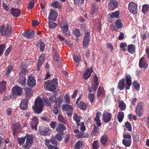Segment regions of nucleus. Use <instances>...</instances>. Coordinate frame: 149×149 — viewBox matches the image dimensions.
<instances>
[{"label":"nucleus","mask_w":149,"mask_h":149,"mask_svg":"<svg viewBox=\"0 0 149 149\" xmlns=\"http://www.w3.org/2000/svg\"><path fill=\"white\" fill-rule=\"evenodd\" d=\"M66 130V127L64 125L60 123L58 124L56 129V132L61 133H63V131Z\"/></svg>","instance_id":"aec40b11"},{"label":"nucleus","mask_w":149,"mask_h":149,"mask_svg":"<svg viewBox=\"0 0 149 149\" xmlns=\"http://www.w3.org/2000/svg\"><path fill=\"white\" fill-rule=\"evenodd\" d=\"M36 84L35 79L31 76H29L27 79L26 84L30 87H33Z\"/></svg>","instance_id":"a211bd4d"},{"label":"nucleus","mask_w":149,"mask_h":149,"mask_svg":"<svg viewBox=\"0 0 149 149\" xmlns=\"http://www.w3.org/2000/svg\"><path fill=\"white\" fill-rule=\"evenodd\" d=\"M63 135V133H61L60 132H59L56 134L55 138L59 141H61L62 139V136Z\"/></svg>","instance_id":"bf43d9fd"},{"label":"nucleus","mask_w":149,"mask_h":149,"mask_svg":"<svg viewBox=\"0 0 149 149\" xmlns=\"http://www.w3.org/2000/svg\"><path fill=\"white\" fill-rule=\"evenodd\" d=\"M22 35L28 39L33 38L35 36V32L32 29L28 31H25Z\"/></svg>","instance_id":"9b49d317"},{"label":"nucleus","mask_w":149,"mask_h":149,"mask_svg":"<svg viewBox=\"0 0 149 149\" xmlns=\"http://www.w3.org/2000/svg\"><path fill=\"white\" fill-rule=\"evenodd\" d=\"M26 65L24 63H21L20 66V68L22 70V72L21 73H19L20 75L21 74H22L24 73H28L26 69Z\"/></svg>","instance_id":"e433bc0d"},{"label":"nucleus","mask_w":149,"mask_h":149,"mask_svg":"<svg viewBox=\"0 0 149 149\" xmlns=\"http://www.w3.org/2000/svg\"><path fill=\"white\" fill-rule=\"evenodd\" d=\"M26 73H24L22 74H21L19 75L20 76V78L19 79V82L23 86H25V83L26 81V78L25 76V75Z\"/></svg>","instance_id":"b1692460"},{"label":"nucleus","mask_w":149,"mask_h":149,"mask_svg":"<svg viewBox=\"0 0 149 149\" xmlns=\"http://www.w3.org/2000/svg\"><path fill=\"white\" fill-rule=\"evenodd\" d=\"M26 141L23 147L25 149H29L32 146L33 142L34 137L32 134H26L25 136Z\"/></svg>","instance_id":"7ed1b4c3"},{"label":"nucleus","mask_w":149,"mask_h":149,"mask_svg":"<svg viewBox=\"0 0 149 149\" xmlns=\"http://www.w3.org/2000/svg\"><path fill=\"white\" fill-rule=\"evenodd\" d=\"M31 0V1L29 2L28 3L27 7V8L29 10L32 9L35 5V3L34 2L35 0Z\"/></svg>","instance_id":"49530a36"},{"label":"nucleus","mask_w":149,"mask_h":149,"mask_svg":"<svg viewBox=\"0 0 149 149\" xmlns=\"http://www.w3.org/2000/svg\"><path fill=\"white\" fill-rule=\"evenodd\" d=\"M20 125L18 123H16L13 124L12 130L14 136L16 135V133L20 131Z\"/></svg>","instance_id":"4468645a"},{"label":"nucleus","mask_w":149,"mask_h":149,"mask_svg":"<svg viewBox=\"0 0 149 149\" xmlns=\"http://www.w3.org/2000/svg\"><path fill=\"white\" fill-rule=\"evenodd\" d=\"M5 48V46L3 44H2L0 45V57H1L3 54Z\"/></svg>","instance_id":"338daca9"},{"label":"nucleus","mask_w":149,"mask_h":149,"mask_svg":"<svg viewBox=\"0 0 149 149\" xmlns=\"http://www.w3.org/2000/svg\"><path fill=\"white\" fill-rule=\"evenodd\" d=\"M94 94L93 93H89L88 95V97L89 98L90 102L92 103L94 102Z\"/></svg>","instance_id":"680f3d73"},{"label":"nucleus","mask_w":149,"mask_h":149,"mask_svg":"<svg viewBox=\"0 0 149 149\" xmlns=\"http://www.w3.org/2000/svg\"><path fill=\"white\" fill-rule=\"evenodd\" d=\"M139 65L140 68H143L145 70L148 67V63L143 57H142L140 59Z\"/></svg>","instance_id":"ddd939ff"},{"label":"nucleus","mask_w":149,"mask_h":149,"mask_svg":"<svg viewBox=\"0 0 149 149\" xmlns=\"http://www.w3.org/2000/svg\"><path fill=\"white\" fill-rule=\"evenodd\" d=\"M99 133V128L95 125L94 126V129L91 133V135L92 136H97Z\"/></svg>","instance_id":"bb28decb"},{"label":"nucleus","mask_w":149,"mask_h":149,"mask_svg":"<svg viewBox=\"0 0 149 149\" xmlns=\"http://www.w3.org/2000/svg\"><path fill=\"white\" fill-rule=\"evenodd\" d=\"M56 105L59 106V107H60L61 104V103L63 101V98H62L61 97V96L59 97V99H57Z\"/></svg>","instance_id":"6e6d98bb"},{"label":"nucleus","mask_w":149,"mask_h":149,"mask_svg":"<svg viewBox=\"0 0 149 149\" xmlns=\"http://www.w3.org/2000/svg\"><path fill=\"white\" fill-rule=\"evenodd\" d=\"M100 145L97 140L93 141L92 143V147L93 149H97L100 147Z\"/></svg>","instance_id":"a19ab883"},{"label":"nucleus","mask_w":149,"mask_h":149,"mask_svg":"<svg viewBox=\"0 0 149 149\" xmlns=\"http://www.w3.org/2000/svg\"><path fill=\"white\" fill-rule=\"evenodd\" d=\"M61 97H62V98L63 99L64 98V100L66 103H70V99L67 94H65V96L64 95H61Z\"/></svg>","instance_id":"5fc2aeb1"},{"label":"nucleus","mask_w":149,"mask_h":149,"mask_svg":"<svg viewBox=\"0 0 149 149\" xmlns=\"http://www.w3.org/2000/svg\"><path fill=\"white\" fill-rule=\"evenodd\" d=\"M49 99L52 103L54 102L55 104L56 101H57V99L56 98V95H51L49 98Z\"/></svg>","instance_id":"052dcab7"},{"label":"nucleus","mask_w":149,"mask_h":149,"mask_svg":"<svg viewBox=\"0 0 149 149\" xmlns=\"http://www.w3.org/2000/svg\"><path fill=\"white\" fill-rule=\"evenodd\" d=\"M105 93V91L104 88L103 87H101L99 86L97 90V97L100 96H102Z\"/></svg>","instance_id":"c756f323"},{"label":"nucleus","mask_w":149,"mask_h":149,"mask_svg":"<svg viewBox=\"0 0 149 149\" xmlns=\"http://www.w3.org/2000/svg\"><path fill=\"white\" fill-rule=\"evenodd\" d=\"M39 44H40V51L43 52L44 50L45 45L43 42L41 40H40L39 41Z\"/></svg>","instance_id":"09e8293b"},{"label":"nucleus","mask_w":149,"mask_h":149,"mask_svg":"<svg viewBox=\"0 0 149 149\" xmlns=\"http://www.w3.org/2000/svg\"><path fill=\"white\" fill-rule=\"evenodd\" d=\"M6 82L4 81L0 83V93L5 91L6 89Z\"/></svg>","instance_id":"c85d7f7f"},{"label":"nucleus","mask_w":149,"mask_h":149,"mask_svg":"<svg viewBox=\"0 0 149 149\" xmlns=\"http://www.w3.org/2000/svg\"><path fill=\"white\" fill-rule=\"evenodd\" d=\"M136 48L134 45L130 44L127 46V51L128 52L131 54H133L135 51Z\"/></svg>","instance_id":"a878e982"},{"label":"nucleus","mask_w":149,"mask_h":149,"mask_svg":"<svg viewBox=\"0 0 149 149\" xmlns=\"http://www.w3.org/2000/svg\"><path fill=\"white\" fill-rule=\"evenodd\" d=\"M98 8L97 5L96 3H93L92 5L91 10L90 11V14L92 15H94L95 12L97 10Z\"/></svg>","instance_id":"7c9ffc66"},{"label":"nucleus","mask_w":149,"mask_h":149,"mask_svg":"<svg viewBox=\"0 0 149 149\" xmlns=\"http://www.w3.org/2000/svg\"><path fill=\"white\" fill-rule=\"evenodd\" d=\"M118 3L117 1L115 0L110 2L109 4V8L111 10H113L118 6Z\"/></svg>","instance_id":"412c9836"},{"label":"nucleus","mask_w":149,"mask_h":149,"mask_svg":"<svg viewBox=\"0 0 149 149\" xmlns=\"http://www.w3.org/2000/svg\"><path fill=\"white\" fill-rule=\"evenodd\" d=\"M127 44L125 42H122L120 44V47L122 51L125 52L127 50L126 47H127Z\"/></svg>","instance_id":"37998d69"},{"label":"nucleus","mask_w":149,"mask_h":149,"mask_svg":"<svg viewBox=\"0 0 149 149\" xmlns=\"http://www.w3.org/2000/svg\"><path fill=\"white\" fill-rule=\"evenodd\" d=\"M44 102L47 106L51 107V102L47 98L44 97L42 99L37 98L35 101L34 105L32 107L33 110L35 113L39 114L41 112L43 108Z\"/></svg>","instance_id":"f257e3e1"},{"label":"nucleus","mask_w":149,"mask_h":149,"mask_svg":"<svg viewBox=\"0 0 149 149\" xmlns=\"http://www.w3.org/2000/svg\"><path fill=\"white\" fill-rule=\"evenodd\" d=\"M90 40V32H87L84 33V36L83 40V46L86 47L89 45Z\"/></svg>","instance_id":"9d476101"},{"label":"nucleus","mask_w":149,"mask_h":149,"mask_svg":"<svg viewBox=\"0 0 149 149\" xmlns=\"http://www.w3.org/2000/svg\"><path fill=\"white\" fill-rule=\"evenodd\" d=\"M125 78V89L126 90H127L130 89V86L132 85V78L129 74L126 75Z\"/></svg>","instance_id":"1a4fd4ad"},{"label":"nucleus","mask_w":149,"mask_h":149,"mask_svg":"<svg viewBox=\"0 0 149 149\" xmlns=\"http://www.w3.org/2000/svg\"><path fill=\"white\" fill-rule=\"evenodd\" d=\"M58 16V13L54 10H52L49 15L48 19L55 21Z\"/></svg>","instance_id":"2eb2a0df"},{"label":"nucleus","mask_w":149,"mask_h":149,"mask_svg":"<svg viewBox=\"0 0 149 149\" xmlns=\"http://www.w3.org/2000/svg\"><path fill=\"white\" fill-rule=\"evenodd\" d=\"M58 84L57 79L55 78L45 82L44 86L48 91H52L56 89Z\"/></svg>","instance_id":"f03ea898"},{"label":"nucleus","mask_w":149,"mask_h":149,"mask_svg":"<svg viewBox=\"0 0 149 149\" xmlns=\"http://www.w3.org/2000/svg\"><path fill=\"white\" fill-rule=\"evenodd\" d=\"M77 126H81L80 130L81 131L84 132L85 130L86 127L84 125V122L80 123V124H79V125H78Z\"/></svg>","instance_id":"69168bd1"},{"label":"nucleus","mask_w":149,"mask_h":149,"mask_svg":"<svg viewBox=\"0 0 149 149\" xmlns=\"http://www.w3.org/2000/svg\"><path fill=\"white\" fill-rule=\"evenodd\" d=\"M38 123V120L37 117L35 116H34L32 118V120L31 123V126L32 129L36 130H37V126Z\"/></svg>","instance_id":"f3484780"},{"label":"nucleus","mask_w":149,"mask_h":149,"mask_svg":"<svg viewBox=\"0 0 149 149\" xmlns=\"http://www.w3.org/2000/svg\"><path fill=\"white\" fill-rule=\"evenodd\" d=\"M132 86L137 91H138L139 90L140 88V85L137 80H135L133 81Z\"/></svg>","instance_id":"c9c22d12"},{"label":"nucleus","mask_w":149,"mask_h":149,"mask_svg":"<svg viewBox=\"0 0 149 149\" xmlns=\"http://www.w3.org/2000/svg\"><path fill=\"white\" fill-rule=\"evenodd\" d=\"M119 14L120 13L119 11H116V12H113L111 15V17L112 18L114 17L119 18Z\"/></svg>","instance_id":"864d4df0"},{"label":"nucleus","mask_w":149,"mask_h":149,"mask_svg":"<svg viewBox=\"0 0 149 149\" xmlns=\"http://www.w3.org/2000/svg\"><path fill=\"white\" fill-rule=\"evenodd\" d=\"M25 136L22 138L18 137L17 138L18 143L20 145H22L23 144L25 141Z\"/></svg>","instance_id":"603ef678"},{"label":"nucleus","mask_w":149,"mask_h":149,"mask_svg":"<svg viewBox=\"0 0 149 149\" xmlns=\"http://www.w3.org/2000/svg\"><path fill=\"white\" fill-rule=\"evenodd\" d=\"M58 118L60 122L64 123H66V120L61 115L59 114L58 117Z\"/></svg>","instance_id":"4d7b16f0"},{"label":"nucleus","mask_w":149,"mask_h":149,"mask_svg":"<svg viewBox=\"0 0 149 149\" xmlns=\"http://www.w3.org/2000/svg\"><path fill=\"white\" fill-rule=\"evenodd\" d=\"M93 79V82L92 83L91 86L90 87L89 85L88 86V90L90 93L92 92L93 91H95L99 84L98 78L96 75L94 76Z\"/></svg>","instance_id":"20e7f679"},{"label":"nucleus","mask_w":149,"mask_h":149,"mask_svg":"<svg viewBox=\"0 0 149 149\" xmlns=\"http://www.w3.org/2000/svg\"><path fill=\"white\" fill-rule=\"evenodd\" d=\"M118 120L119 123H121L124 117V113L122 111L119 112L117 116Z\"/></svg>","instance_id":"4c0bfd02"},{"label":"nucleus","mask_w":149,"mask_h":149,"mask_svg":"<svg viewBox=\"0 0 149 149\" xmlns=\"http://www.w3.org/2000/svg\"><path fill=\"white\" fill-rule=\"evenodd\" d=\"M118 107L121 111H124L126 109V105L123 101H121L118 103Z\"/></svg>","instance_id":"72a5a7b5"},{"label":"nucleus","mask_w":149,"mask_h":149,"mask_svg":"<svg viewBox=\"0 0 149 149\" xmlns=\"http://www.w3.org/2000/svg\"><path fill=\"white\" fill-rule=\"evenodd\" d=\"M125 88V79L122 78L120 80L118 83V88L120 91L123 90Z\"/></svg>","instance_id":"4be33fe9"},{"label":"nucleus","mask_w":149,"mask_h":149,"mask_svg":"<svg viewBox=\"0 0 149 149\" xmlns=\"http://www.w3.org/2000/svg\"><path fill=\"white\" fill-rule=\"evenodd\" d=\"M108 137L106 134H104L102 136L100 139V142L104 146L106 145Z\"/></svg>","instance_id":"2f4dec72"},{"label":"nucleus","mask_w":149,"mask_h":149,"mask_svg":"<svg viewBox=\"0 0 149 149\" xmlns=\"http://www.w3.org/2000/svg\"><path fill=\"white\" fill-rule=\"evenodd\" d=\"M124 139L122 140V143L126 147H130L132 143L131 136L129 134H123Z\"/></svg>","instance_id":"423d86ee"},{"label":"nucleus","mask_w":149,"mask_h":149,"mask_svg":"<svg viewBox=\"0 0 149 149\" xmlns=\"http://www.w3.org/2000/svg\"><path fill=\"white\" fill-rule=\"evenodd\" d=\"M101 116V113L100 111L97 112L96 113L95 117L94 119V121L100 120V116Z\"/></svg>","instance_id":"0e129e2a"},{"label":"nucleus","mask_w":149,"mask_h":149,"mask_svg":"<svg viewBox=\"0 0 149 149\" xmlns=\"http://www.w3.org/2000/svg\"><path fill=\"white\" fill-rule=\"evenodd\" d=\"M61 28L62 33H65L67 32L68 30V26L67 25L64 24L61 26Z\"/></svg>","instance_id":"de8ad7c7"},{"label":"nucleus","mask_w":149,"mask_h":149,"mask_svg":"<svg viewBox=\"0 0 149 149\" xmlns=\"http://www.w3.org/2000/svg\"><path fill=\"white\" fill-rule=\"evenodd\" d=\"M13 68L11 65H9L8 66L6 72V74L7 76H9L10 72L12 71Z\"/></svg>","instance_id":"13d9d810"},{"label":"nucleus","mask_w":149,"mask_h":149,"mask_svg":"<svg viewBox=\"0 0 149 149\" xmlns=\"http://www.w3.org/2000/svg\"><path fill=\"white\" fill-rule=\"evenodd\" d=\"M103 120L104 123H107L110 121L112 118L110 113L107 111H104L102 115Z\"/></svg>","instance_id":"f8f14e48"},{"label":"nucleus","mask_w":149,"mask_h":149,"mask_svg":"<svg viewBox=\"0 0 149 149\" xmlns=\"http://www.w3.org/2000/svg\"><path fill=\"white\" fill-rule=\"evenodd\" d=\"M73 34L76 37H79L81 36V32L79 29H75L73 30Z\"/></svg>","instance_id":"79ce46f5"},{"label":"nucleus","mask_w":149,"mask_h":149,"mask_svg":"<svg viewBox=\"0 0 149 149\" xmlns=\"http://www.w3.org/2000/svg\"><path fill=\"white\" fill-rule=\"evenodd\" d=\"M149 7L148 4L144 5L142 6V11L144 14H146L148 10Z\"/></svg>","instance_id":"8fccbe9b"},{"label":"nucleus","mask_w":149,"mask_h":149,"mask_svg":"<svg viewBox=\"0 0 149 149\" xmlns=\"http://www.w3.org/2000/svg\"><path fill=\"white\" fill-rule=\"evenodd\" d=\"M83 142L82 141H77L74 147V149H81L83 147Z\"/></svg>","instance_id":"f704fd0d"},{"label":"nucleus","mask_w":149,"mask_h":149,"mask_svg":"<svg viewBox=\"0 0 149 149\" xmlns=\"http://www.w3.org/2000/svg\"><path fill=\"white\" fill-rule=\"evenodd\" d=\"M143 105V102H140L137 104L136 108L142 110Z\"/></svg>","instance_id":"774afa93"},{"label":"nucleus","mask_w":149,"mask_h":149,"mask_svg":"<svg viewBox=\"0 0 149 149\" xmlns=\"http://www.w3.org/2000/svg\"><path fill=\"white\" fill-rule=\"evenodd\" d=\"M13 93L10 95V97L16 98L18 96H21L22 95V88L17 85L15 86L12 89Z\"/></svg>","instance_id":"39448f33"},{"label":"nucleus","mask_w":149,"mask_h":149,"mask_svg":"<svg viewBox=\"0 0 149 149\" xmlns=\"http://www.w3.org/2000/svg\"><path fill=\"white\" fill-rule=\"evenodd\" d=\"M11 13L14 17H17L21 14V11L19 9H14L12 8L11 9Z\"/></svg>","instance_id":"5701e85b"},{"label":"nucleus","mask_w":149,"mask_h":149,"mask_svg":"<svg viewBox=\"0 0 149 149\" xmlns=\"http://www.w3.org/2000/svg\"><path fill=\"white\" fill-rule=\"evenodd\" d=\"M128 9L132 13L134 14H136L138 11L137 5V4L133 2H130L128 5Z\"/></svg>","instance_id":"6e6552de"},{"label":"nucleus","mask_w":149,"mask_h":149,"mask_svg":"<svg viewBox=\"0 0 149 149\" xmlns=\"http://www.w3.org/2000/svg\"><path fill=\"white\" fill-rule=\"evenodd\" d=\"M51 6L52 7L54 8H56L58 9H61V4L58 1L54 2L52 3Z\"/></svg>","instance_id":"473e14b6"},{"label":"nucleus","mask_w":149,"mask_h":149,"mask_svg":"<svg viewBox=\"0 0 149 149\" xmlns=\"http://www.w3.org/2000/svg\"><path fill=\"white\" fill-rule=\"evenodd\" d=\"M29 100V98L27 97H26L22 100L20 106V108L21 109L23 110H25L28 107L27 103Z\"/></svg>","instance_id":"dca6fc26"},{"label":"nucleus","mask_w":149,"mask_h":149,"mask_svg":"<svg viewBox=\"0 0 149 149\" xmlns=\"http://www.w3.org/2000/svg\"><path fill=\"white\" fill-rule=\"evenodd\" d=\"M142 110L137 108H136L135 112L136 114L139 117L141 116L142 114Z\"/></svg>","instance_id":"e2e57ef3"},{"label":"nucleus","mask_w":149,"mask_h":149,"mask_svg":"<svg viewBox=\"0 0 149 149\" xmlns=\"http://www.w3.org/2000/svg\"><path fill=\"white\" fill-rule=\"evenodd\" d=\"M62 110L65 111L68 116H71L72 114L73 108L71 105L68 104L63 105L62 106Z\"/></svg>","instance_id":"0eeeda50"},{"label":"nucleus","mask_w":149,"mask_h":149,"mask_svg":"<svg viewBox=\"0 0 149 149\" xmlns=\"http://www.w3.org/2000/svg\"><path fill=\"white\" fill-rule=\"evenodd\" d=\"M40 133L43 136H49L50 134L49 129L48 127H45L40 131Z\"/></svg>","instance_id":"393cba45"},{"label":"nucleus","mask_w":149,"mask_h":149,"mask_svg":"<svg viewBox=\"0 0 149 149\" xmlns=\"http://www.w3.org/2000/svg\"><path fill=\"white\" fill-rule=\"evenodd\" d=\"M77 105L79 108L83 110H85L86 108L87 107L86 104L82 101H80L79 104Z\"/></svg>","instance_id":"c03bdc74"},{"label":"nucleus","mask_w":149,"mask_h":149,"mask_svg":"<svg viewBox=\"0 0 149 149\" xmlns=\"http://www.w3.org/2000/svg\"><path fill=\"white\" fill-rule=\"evenodd\" d=\"M73 118L74 120L76 122L77 125L80 123L79 122H80V118H81V117L77 115L76 114H74L73 116Z\"/></svg>","instance_id":"a18cd8bd"},{"label":"nucleus","mask_w":149,"mask_h":149,"mask_svg":"<svg viewBox=\"0 0 149 149\" xmlns=\"http://www.w3.org/2000/svg\"><path fill=\"white\" fill-rule=\"evenodd\" d=\"M93 69L92 68H88L86 72L84 73L83 77L84 79L86 80L88 79L90 77V75L92 72Z\"/></svg>","instance_id":"6ab92c4d"},{"label":"nucleus","mask_w":149,"mask_h":149,"mask_svg":"<svg viewBox=\"0 0 149 149\" xmlns=\"http://www.w3.org/2000/svg\"><path fill=\"white\" fill-rule=\"evenodd\" d=\"M125 125L127 130L129 132H131L132 130L131 125L130 122L127 121L125 123Z\"/></svg>","instance_id":"3c124183"},{"label":"nucleus","mask_w":149,"mask_h":149,"mask_svg":"<svg viewBox=\"0 0 149 149\" xmlns=\"http://www.w3.org/2000/svg\"><path fill=\"white\" fill-rule=\"evenodd\" d=\"M115 26L118 29H121L123 26L121 20L120 19L117 20L115 22Z\"/></svg>","instance_id":"58836bf2"},{"label":"nucleus","mask_w":149,"mask_h":149,"mask_svg":"<svg viewBox=\"0 0 149 149\" xmlns=\"http://www.w3.org/2000/svg\"><path fill=\"white\" fill-rule=\"evenodd\" d=\"M11 27H9L8 24L4 31V35H5L6 36L8 37L11 34Z\"/></svg>","instance_id":"cd10ccee"},{"label":"nucleus","mask_w":149,"mask_h":149,"mask_svg":"<svg viewBox=\"0 0 149 149\" xmlns=\"http://www.w3.org/2000/svg\"><path fill=\"white\" fill-rule=\"evenodd\" d=\"M26 97H30L31 95V89L29 88H26L25 90Z\"/></svg>","instance_id":"ea45409f"}]
</instances>
